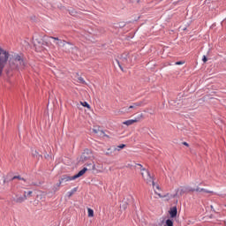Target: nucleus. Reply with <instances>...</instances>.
<instances>
[{"label":"nucleus","mask_w":226,"mask_h":226,"mask_svg":"<svg viewBox=\"0 0 226 226\" xmlns=\"http://www.w3.org/2000/svg\"><path fill=\"white\" fill-rule=\"evenodd\" d=\"M197 192V189L189 187L187 188V192Z\"/></svg>","instance_id":"nucleus-27"},{"label":"nucleus","mask_w":226,"mask_h":226,"mask_svg":"<svg viewBox=\"0 0 226 226\" xmlns=\"http://www.w3.org/2000/svg\"><path fill=\"white\" fill-rule=\"evenodd\" d=\"M170 105H171L173 107V109H175V110H178V109L181 107V105H183V102H181V101H179L178 102L176 101H171L170 102Z\"/></svg>","instance_id":"nucleus-10"},{"label":"nucleus","mask_w":226,"mask_h":226,"mask_svg":"<svg viewBox=\"0 0 226 226\" xmlns=\"http://www.w3.org/2000/svg\"><path fill=\"white\" fill-rule=\"evenodd\" d=\"M15 179H19V181H25L26 182V179L20 176H14L12 178H11V181L15 180Z\"/></svg>","instance_id":"nucleus-20"},{"label":"nucleus","mask_w":226,"mask_h":226,"mask_svg":"<svg viewBox=\"0 0 226 226\" xmlns=\"http://www.w3.org/2000/svg\"><path fill=\"white\" fill-rule=\"evenodd\" d=\"M26 198L31 197V195H33V191L26 192Z\"/></svg>","instance_id":"nucleus-28"},{"label":"nucleus","mask_w":226,"mask_h":226,"mask_svg":"<svg viewBox=\"0 0 226 226\" xmlns=\"http://www.w3.org/2000/svg\"><path fill=\"white\" fill-rule=\"evenodd\" d=\"M89 155H87V153L84 152L81 156H80V162H87V160H89Z\"/></svg>","instance_id":"nucleus-14"},{"label":"nucleus","mask_w":226,"mask_h":226,"mask_svg":"<svg viewBox=\"0 0 226 226\" xmlns=\"http://www.w3.org/2000/svg\"><path fill=\"white\" fill-rule=\"evenodd\" d=\"M134 123H139V118L126 120L123 122V124H125L126 126H132V124Z\"/></svg>","instance_id":"nucleus-12"},{"label":"nucleus","mask_w":226,"mask_h":226,"mask_svg":"<svg viewBox=\"0 0 226 226\" xmlns=\"http://www.w3.org/2000/svg\"><path fill=\"white\" fill-rule=\"evenodd\" d=\"M140 117H142V114L140 115Z\"/></svg>","instance_id":"nucleus-40"},{"label":"nucleus","mask_w":226,"mask_h":226,"mask_svg":"<svg viewBox=\"0 0 226 226\" xmlns=\"http://www.w3.org/2000/svg\"><path fill=\"white\" fill-rule=\"evenodd\" d=\"M64 41V43H63L64 50L67 54H70V52H72V50H73V49H77V47L73 46V44H72V42H68L66 41Z\"/></svg>","instance_id":"nucleus-5"},{"label":"nucleus","mask_w":226,"mask_h":226,"mask_svg":"<svg viewBox=\"0 0 226 226\" xmlns=\"http://www.w3.org/2000/svg\"><path fill=\"white\" fill-rule=\"evenodd\" d=\"M81 105L83 107H87V109H91V105H89V103H87V102H81Z\"/></svg>","instance_id":"nucleus-24"},{"label":"nucleus","mask_w":226,"mask_h":226,"mask_svg":"<svg viewBox=\"0 0 226 226\" xmlns=\"http://www.w3.org/2000/svg\"><path fill=\"white\" fill-rule=\"evenodd\" d=\"M164 226H174V222H172L170 219H168L166 220V224Z\"/></svg>","instance_id":"nucleus-23"},{"label":"nucleus","mask_w":226,"mask_h":226,"mask_svg":"<svg viewBox=\"0 0 226 226\" xmlns=\"http://www.w3.org/2000/svg\"><path fill=\"white\" fill-rule=\"evenodd\" d=\"M170 215L171 218H176L177 216V207H173L170 209Z\"/></svg>","instance_id":"nucleus-11"},{"label":"nucleus","mask_w":226,"mask_h":226,"mask_svg":"<svg viewBox=\"0 0 226 226\" xmlns=\"http://www.w3.org/2000/svg\"><path fill=\"white\" fill-rule=\"evenodd\" d=\"M33 156L34 158H40L41 156V154H40V153H38V151H34V153H33Z\"/></svg>","instance_id":"nucleus-25"},{"label":"nucleus","mask_w":226,"mask_h":226,"mask_svg":"<svg viewBox=\"0 0 226 226\" xmlns=\"http://www.w3.org/2000/svg\"><path fill=\"white\" fill-rule=\"evenodd\" d=\"M75 192H77V187H74L72 191L67 192L68 198L70 199V197H72L75 193Z\"/></svg>","instance_id":"nucleus-17"},{"label":"nucleus","mask_w":226,"mask_h":226,"mask_svg":"<svg viewBox=\"0 0 226 226\" xmlns=\"http://www.w3.org/2000/svg\"><path fill=\"white\" fill-rule=\"evenodd\" d=\"M75 178L73 177H70L68 175H63L60 178L61 183H68V181H73Z\"/></svg>","instance_id":"nucleus-8"},{"label":"nucleus","mask_w":226,"mask_h":226,"mask_svg":"<svg viewBox=\"0 0 226 226\" xmlns=\"http://www.w3.org/2000/svg\"><path fill=\"white\" fill-rule=\"evenodd\" d=\"M177 192H180V195H183V194L188 192V188L185 187L181 190L177 189Z\"/></svg>","instance_id":"nucleus-22"},{"label":"nucleus","mask_w":226,"mask_h":226,"mask_svg":"<svg viewBox=\"0 0 226 226\" xmlns=\"http://www.w3.org/2000/svg\"><path fill=\"white\" fill-rule=\"evenodd\" d=\"M175 64H177V65L185 64V62H183V61H178V62H176Z\"/></svg>","instance_id":"nucleus-30"},{"label":"nucleus","mask_w":226,"mask_h":226,"mask_svg":"<svg viewBox=\"0 0 226 226\" xmlns=\"http://www.w3.org/2000/svg\"><path fill=\"white\" fill-rule=\"evenodd\" d=\"M202 61L203 63H207V57L206 56H203Z\"/></svg>","instance_id":"nucleus-29"},{"label":"nucleus","mask_w":226,"mask_h":226,"mask_svg":"<svg viewBox=\"0 0 226 226\" xmlns=\"http://www.w3.org/2000/svg\"><path fill=\"white\" fill-rule=\"evenodd\" d=\"M62 43H64L63 41H62V42L61 41H56V45H62Z\"/></svg>","instance_id":"nucleus-33"},{"label":"nucleus","mask_w":226,"mask_h":226,"mask_svg":"<svg viewBox=\"0 0 226 226\" xmlns=\"http://www.w3.org/2000/svg\"><path fill=\"white\" fill-rule=\"evenodd\" d=\"M61 185H63V184L61 183V180L59 179V182H58V183L56 185V186H54V188H53L54 192H58V190H59Z\"/></svg>","instance_id":"nucleus-18"},{"label":"nucleus","mask_w":226,"mask_h":226,"mask_svg":"<svg viewBox=\"0 0 226 226\" xmlns=\"http://www.w3.org/2000/svg\"><path fill=\"white\" fill-rule=\"evenodd\" d=\"M27 60L22 53H14L9 59L8 67L5 68L7 75H11V72L26 70Z\"/></svg>","instance_id":"nucleus-1"},{"label":"nucleus","mask_w":226,"mask_h":226,"mask_svg":"<svg viewBox=\"0 0 226 226\" xmlns=\"http://www.w3.org/2000/svg\"><path fill=\"white\" fill-rule=\"evenodd\" d=\"M87 172V168H83L78 174L72 176V179H79L81 176H84Z\"/></svg>","instance_id":"nucleus-9"},{"label":"nucleus","mask_w":226,"mask_h":226,"mask_svg":"<svg viewBox=\"0 0 226 226\" xmlns=\"http://www.w3.org/2000/svg\"><path fill=\"white\" fill-rule=\"evenodd\" d=\"M33 40H34V46L35 47V50H37V52H40L41 45L43 44V39L34 37Z\"/></svg>","instance_id":"nucleus-6"},{"label":"nucleus","mask_w":226,"mask_h":226,"mask_svg":"<svg viewBox=\"0 0 226 226\" xmlns=\"http://www.w3.org/2000/svg\"><path fill=\"white\" fill-rule=\"evenodd\" d=\"M88 217L89 218H93V216H94V211L91 208H88Z\"/></svg>","instance_id":"nucleus-21"},{"label":"nucleus","mask_w":226,"mask_h":226,"mask_svg":"<svg viewBox=\"0 0 226 226\" xmlns=\"http://www.w3.org/2000/svg\"><path fill=\"white\" fill-rule=\"evenodd\" d=\"M143 102H134L132 105H131L128 109H127V112H130V109H137V107H142Z\"/></svg>","instance_id":"nucleus-13"},{"label":"nucleus","mask_w":226,"mask_h":226,"mask_svg":"<svg viewBox=\"0 0 226 226\" xmlns=\"http://www.w3.org/2000/svg\"><path fill=\"white\" fill-rule=\"evenodd\" d=\"M87 165H92V170H94L96 169V166H95L94 164L89 163V164H87Z\"/></svg>","instance_id":"nucleus-34"},{"label":"nucleus","mask_w":226,"mask_h":226,"mask_svg":"<svg viewBox=\"0 0 226 226\" xmlns=\"http://www.w3.org/2000/svg\"><path fill=\"white\" fill-rule=\"evenodd\" d=\"M8 59H10V52L0 48V77L3 75V70L4 66L8 64Z\"/></svg>","instance_id":"nucleus-3"},{"label":"nucleus","mask_w":226,"mask_h":226,"mask_svg":"<svg viewBox=\"0 0 226 226\" xmlns=\"http://www.w3.org/2000/svg\"><path fill=\"white\" fill-rule=\"evenodd\" d=\"M16 204H22L25 200H27V195H26V192L23 196L16 195V198L13 200Z\"/></svg>","instance_id":"nucleus-7"},{"label":"nucleus","mask_w":226,"mask_h":226,"mask_svg":"<svg viewBox=\"0 0 226 226\" xmlns=\"http://www.w3.org/2000/svg\"><path fill=\"white\" fill-rule=\"evenodd\" d=\"M45 47H49V42L42 41V44L41 45L40 52H41V50H45Z\"/></svg>","instance_id":"nucleus-15"},{"label":"nucleus","mask_w":226,"mask_h":226,"mask_svg":"<svg viewBox=\"0 0 226 226\" xmlns=\"http://www.w3.org/2000/svg\"><path fill=\"white\" fill-rule=\"evenodd\" d=\"M117 63L122 72H124L123 66H128V55L124 54L121 56L120 60H117Z\"/></svg>","instance_id":"nucleus-4"},{"label":"nucleus","mask_w":226,"mask_h":226,"mask_svg":"<svg viewBox=\"0 0 226 226\" xmlns=\"http://www.w3.org/2000/svg\"><path fill=\"white\" fill-rule=\"evenodd\" d=\"M108 151H110V148H108Z\"/></svg>","instance_id":"nucleus-39"},{"label":"nucleus","mask_w":226,"mask_h":226,"mask_svg":"<svg viewBox=\"0 0 226 226\" xmlns=\"http://www.w3.org/2000/svg\"><path fill=\"white\" fill-rule=\"evenodd\" d=\"M157 190H160V185H156L155 187Z\"/></svg>","instance_id":"nucleus-36"},{"label":"nucleus","mask_w":226,"mask_h":226,"mask_svg":"<svg viewBox=\"0 0 226 226\" xmlns=\"http://www.w3.org/2000/svg\"><path fill=\"white\" fill-rule=\"evenodd\" d=\"M79 80L82 84H84V82H86V81L84 80V78H82V77H79Z\"/></svg>","instance_id":"nucleus-32"},{"label":"nucleus","mask_w":226,"mask_h":226,"mask_svg":"<svg viewBox=\"0 0 226 226\" xmlns=\"http://www.w3.org/2000/svg\"><path fill=\"white\" fill-rule=\"evenodd\" d=\"M182 144L183 146H186V147H190V145L186 141H184Z\"/></svg>","instance_id":"nucleus-31"},{"label":"nucleus","mask_w":226,"mask_h":226,"mask_svg":"<svg viewBox=\"0 0 226 226\" xmlns=\"http://www.w3.org/2000/svg\"><path fill=\"white\" fill-rule=\"evenodd\" d=\"M124 147H126V145L121 144L117 146V148H114V151H121V149H124Z\"/></svg>","instance_id":"nucleus-19"},{"label":"nucleus","mask_w":226,"mask_h":226,"mask_svg":"<svg viewBox=\"0 0 226 226\" xmlns=\"http://www.w3.org/2000/svg\"><path fill=\"white\" fill-rule=\"evenodd\" d=\"M4 183H6V179L5 178H4Z\"/></svg>","instance_id":"nucleus-38"},{"label":"nucleus","mask_w":226,"mask_h":226,"mask_svg":"<svg viewBox=\"0 0 226 226\" xmlns=\"http://www.w3.org/2000/svg\"><path fill=\"white\" fill-rule=\"evenodd\" d=\"M137 3H140V0H136Z\"/></svg>","instance_id":"nucleus-37"},{"label":"nucleus","mask_w":226,"mask_h":226,"mask_svg":"<svg viewBox=\"0 0 226 226\" xmlns=\"http://www.w3.org/2000/svg\"><path fill=\"white\" fill-rule=\"evenodd\" d=\"M135 167H139V170H140L141 176L144 181H146L147 185H152V186L154 187V177L151 176L149 170L144 168V166H142L140 163H136Z\"/></svg>","instance_id":"nucleus-2"},{"label":"nucleus","mask_w":226,"mask_h":226,"mask_svg":"<svg viewBox=\"0 0 226 226\" xmlns=\"http://www.w3.org/2000/svg\"><path fill=\"white\" fill-rule=\"evenodd\" d=\"M51 40H55L56 41H60V43H63V40L58 39L57 37L50 36Z\"/></svg>","instance_id":"nucleus-26"},{"label":"nucleus","mask_w":226,"mask_h":226,"mask_svg":"<svg viewBox=\"0 0 226 226\" xmlns=\"http://www.w3.org/2000/svg\"><path fill=\"white\" fill-rule=\"evenodd\" d=\"M196 192H204L205 193H213L212 191H208L207 189H204V188H196Z\"/></svg>","instance_id":"nucleus-16"},{"label":"nucleus","mask_w":226,"mask_h":226,"mask_svg":"<svg viewBox=\"0 0 226 226\" xmlns=\"http://www.w3.org/2000/svg\"><path fill=\"white\" fill-rule=\"evenodd\" d=\"M105 154L106 156H110V154H112V152H106Z\"/></svg>","instance_id":"nucleus-35"}]
</instances>
